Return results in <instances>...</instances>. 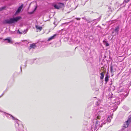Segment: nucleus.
<instances>
[{"label": "nucleus", "instance_id": "1", "mask_svg": "<svg viewBox=\"0 0 131 131\" xmlns=\"http://www.w3.org/2000/svg\"><path fill=\"white\" fill-rule=\"evenodd\" d=\"M100 119L95 118V119L93 120V123L94 124L93 126H92V128L94 129V131L96 130L100 127H102V125L106 123V121H104V119L102 120L100 122Z\"/></svg>", "mask_w": 131, "mask_h": 131}, {"label": "nucleus", "instance_id": "2", "mask_svg": "<svg viewBox=\"0 0 131 131\" xmlns=\"http://www.w3.org/2000/svg\"><path fill=\"white\" fill-rule=\"evenodd\" d=\"M21 18L20 17H17L15 18H10L9 19L5 20L4 23L5 24H11L17 21Z\"/></svg>", "mask_w": 131, "mask_h": 131}, {"label": "nucleus", "instance_id": "3", "mask_svg": "<svg viewBox=\"0 0 131 131\" xmlns=\"http://www.w3.org/2000/svg\"><path fill=\"white\" fill-rule=\"evenodd\" d=\"M103 114L104 112L103 111H100L96 114L95 118L98 119H100L101 117L103 116Z\"/></svg>", "mask_w": 131, "mask_h": 131}, {"label": "nucleus", "instance_id": "4", "mask_svg": "<svg viewBox=\"0 0 131 131\" xmlns=\"http://www.w3.org/2000/svg\"><path fill=\"white\" fill-rule=\"evenodd\" d=\"M131 121V117L128 118L127 121L124 123L123 127H124L125 128H127L129 124L130 123Z\"/></svg>", "mask_w": 131, "mask_h": 131}, {"label": "nucleus", "instance_id": "5", "mask_svg": "<svg viewBox=\"0 0 131 131\" xmlns=\"http://www.w3.org/2000/svg\"><path fill=\"white\" fill-rule=\"evenodd\" d=\"M23 5H22L18 7L17 10L16 12V14H18L20 12L23 7Z\"/></svg>", "mask_w": 131, "mask_h": 131}, {"label": "nucleus", "instance_id": "6", "mask_svg": "<svg viewBox=\"0 0 131 131\" xmlns=\"http://www.w3.org/2000/svg\"><path fill=\"white\" fill-rule=\"evenodd\" d=\"M57 4L60 8L63 7L64 6V5L63 3H57Z\"/></svg>", "mask_w": 131, "mask_h": 131}, {"label": "nucleus", "instance_id": "7", "mask_svg": "<svg viewBox=\"0 0 131 131\" xmlns=\"http://www.w3.org/2000/svg\"><path fill=\"white\" fill-rule=\"evenodd\" d=\"M7 41V42L8 43H13V42L10 39L8 38H6L4 39V41Z\"/></svg>", "mask_w": 131, "mask_h": 131}, {"label": "nucleus", "instance_id": "8", "mask_svg": "<svg viewBox=\"0 0 131 131\" xmlns=\"http://www.w3.org/2000/svg\"><path fill=\"white\" fill-rule=\"evenodd\" d=\"M36 28L37 29L39 30L40 31H41L42 29V27H41L38 25L36 26Z\"/></svg>", "mask_w": 131, "mask_h": 131}, {"label": "nucleus", "instance_id": "9", "mask_svg": "<svg viewBox=\"0 0 131 131\" xmlns=\"http://www.w3.org/2000/svg\"><path fill=\"white\" fill-rule=\"evenodd\" d=\"M36 47V46L35 44H32L30 45V48L29 49V50L31 48H35Z\"/></svg>", "mask_w": 131, "mask_h": 131}, {"label": "nucleus", "instance_id": "10", "mask_svg": "<svg viewBox=\"0 0 131 131\" xmlns=\"http://www.w3.org/2000/svg\"><path fill=\"white\" fill-rule=\"evenodd\" d=\"M27 31V30H25L24 31H23L22 32H20L19 30H18L17 31V33L20 34H22L23 33H24V32H25V34Z\"/></svg>", "mask_w": 131, "mask_h": 131}, {"label": "nucleus", "instance_id": "11", "mask_svg": "<svg viewBox=\"0 0 131 131\" xmlns=\"http://www.w3.org/2000/svg\"><path fill=\"white\" fill-rule=\"evenodd\" d=\"M119 29V28L118 26H117L115 28L114 30L116 32L118 33Z\"/></svg>", "mask_w": 131, "mask_h": 131}, {"label": "nucleus", "instance_id": "12", "mask_svg": "<svg viewBox=\"0 0 131 131\" xmlns=\"http://www.w3.org/2000/svg\"><path fill=\"white\" fill-rule=\"evenodd\" d=\"M103 42L104 44L106 46H109V44L106 41V40H104Z\"/></svg>", "mask_w": 131, "mask_h": 131}, {"label": "nucleus", "instance_id": "13", "mask_svg": "<svg viewBox=\"0 0 131 131\" xmlns=\"http://www.w3.org/2000/svg\"><path fill=\"white\" fill-rule=\"evenodd\" d=\"M100 74L101 75L100 79H103L104 76V74L103 72H102Z\"/></svg>", "mask_w": 131, "mask_h": 131}, {"label": "nucleus", "instance_id": "14", "mask_svg": "<svg viewBox=\"0 0 131 131\" xmlns=\"http://www.w3.org/2000/svg\"><path fill=\"white\" fill-rule=\"evenodd\" d=\"M105 81L107 82L108 80V75H106L105 78Z\"/></svg>", "mask_w": 131, "mask_h": 131}, {"label": "nucleus", "instance_id": "15", "mask_svg": "<svg viewBox=\"0 0 131 131\" xmlns=\"http://www.w3.org/2000/svg\"><path fill=\"white\" fill-rule=\"evenodd\" d=\"M56 36V35H54L53 36H52L51 37H50L48 39V40L49 41L52 39H53L55 37V36Z\"/></svg>", "mask_w": 131, "mask_h": 131}, {"label": "nucleus", "instance_id": "16", "mask_svg": "<svg viewBox=\"0 0 131 131\" xmlns=\"http://www.w3.org/2000/svg\"><path fill=\"white\" fill-rule=\"evenodd\" d=\"M54 6V8L56 9H59L60 8H59V7L58 6L57 4H56Z\"/></svg>", "mask_w": 131, "mask_h": 131}, {"label": "nucleus", "instance_id": "17", "mask_svg": "<svg viewBox=\"0 0 131 131\" xmlns=\"http://www.w3.org/2000/svg\"><path fill=\"white\" fill-rule=\"evenodd\" d=\"M115 70L113 68V67L112 66H111V72H113L114 71H115Z\"/></svg>", "mask_w": 131, "mask_h": 131}, {"label": "nucleus", "instance_id": "18", "mask_svg": "<svg viewBox=\"0 0 131 131\" xmlns=\"http://www.w3.org/2000/svg\"><path fill=\"white\" fill-rule=\"evenodd\" d=\"M107 121L108 122H111V119L110 117H108L107 119Z\"/></svg>", "mask_w": 131, "mask_h": 131}, {"label": "nucleus", "instance_id": "19", "mask_svg": "<svg viewBox=\"0 0 131 131\" xmlns=\"http://www.w3.org/2000/svg\"><path fill=\"white\" fill-rule=\"evenodd\" d=\"M12 118L13 120H15V118L11 115L8 114Z\"/></svg>", "mask_w": 131, "mask_h": 131}, {"label": "nucleus", "instance_id": "20", "mask_svg": "<svg viewBox=\"0 0 131 131\" xmlns=\"http://www.w3.org/2000/svg\"><path fill=\"white\" fill-rule=\"evenodd\" d=\"M129 0H124V2L126 3H127L129 1Z\"/></svg>", "mask_w": 131, "mask_h": 131}, {"label": "nucleus", "instance_id": "21", "mask_svg": "<svg viewBox=\"0 0 131 131\" xmlns=\"http://www.w3.org/2000/svg\"><path fill=\"white\" fill-rule=\"evenodd\" d=\"M5 7H3L0 8V11H1L2 9H4Z\"/></svg>", "mask_w": 131, "mask_h": 131}, {"label": "nucleus", "instance_id": "22", "mask_svg": "<svg viewBox=\"0 0 131 131\" xmlns=\"http://www.w3.org/2000/svg\"><path fill=\"white\" fill-rule=\"evenodd\" d=\"M76 19L77 20H80V18H76Z\"/></svg>", "mask_w": 131, "mask_h": 131}, {"label": "nucleus", "instance_id": "23", "mask_svg": "<svg viewBox=\"0 0 131 131\" xmlns=\"http://www.w3.org/2000/svg\"><path fill=\"white\" fill-rule=\"evenodd\" d=\"M85 20H86L87 21H88V23H90V21H88V20H87L86 19H85Z\"/></svg>", "mask_w": 131, "mask_h": 131}, {"label": "nucleus", "instance_id": "24", "mask_svg": "<svg viewBox=\"0 0 131 131\" xmlns=\"http://www.w3.org/2000/svg\"><path fill=\"white\" fill-rule=\"evenodd\" d=\"M17 124V125L18 126L19 125V124H18L17 123L16 124Z\"/></svg>", "mask_w": 131, "mask_h": 131}, {"label": "nucleus", "instance_id": "25", "mask_svg": "<svg viewBox=\"0 0 131 131\" xmlns=\"http://www.w3.org/2000/svg\"><path fill=\"white\" fill-rule=\"evenodd\" d=\"M36 8H37V7H36L35 8V9H34V11H35V10L36 9Z\"/></svg>", "mask_w": 131, "mask_h": 131}, {"label": "nucleus", "instance_id": "26", "mask_svg": "<svg viewBox=\"0 0 131 131\" xmlns=\"http://www.w3.org/2000/svg\"><path fill=\"white\" fill-rule=\"evenodd\" d=\"M20 69L21 70V67H20Z\"/></svg>", "mask_w": 131, "mask_h": 131}, {"label": "nucleus", "instance_id": "27", "mask_svg": "<svg viewBox=\"0 0 131 131\" xmlns=\"http://www.w3.org/2000/svg\"><path fill=\"white\" fill-rule=\"evenodd\" d=\"M82 18L83 19H84V17H83V18Z\"/></svg>", "mask_w": 131, "mask_h": 131}]
</instances>
